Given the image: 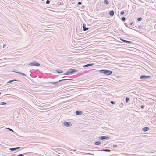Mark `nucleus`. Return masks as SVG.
<instances>
[{"instance_id": "16", "label": "nucleus", "mask_w": 156, "mask_h": 156, "mask_svg": "<svg viewBox=\"0 0 156 156\" xmlns=\"http://www.w3.org/2000/svg\"><path fill=\"white\" fill-rule=\"evenodd\" d=\"M38 65V64H34V63L33 62H31L29 63L27 65H30L32 66H34V65Z\"/></svg>"}, {"instance_id": "44", "label": "nucleus", "mask_w": 156, "mask_h": 156, "mask_svg": "<svg viewBox=\"0 0 156 156\" xmlns=\"http://www.w3.org/2000/svg\"><path fill=\"white\" fill-rule=\"evenodd\" d=\"M107 152H111V150L110 149H108Z\"/></svg>"}, {"instance_id": "28", "label": "nucleus", "mask_w": 156, "mask_h": 156, "mask_svg": "<svg viewBox=\"0 0 156 156\" xmlns=\"http://www.w3.org/2000/svg\"><path fill=\"white\" fill-rule=\"evenodd\" d=\"M50 0H47L46 1V3L47 4H48L50 3Z\"/></svg>"}, {"instance_id": "13", "label": "nucleus", "mask_w": 156, "mask_h": 156, "mask_svg": "<svg viewBox=\"0 0 156 156\" xmlns=\"http://www.w3.org/2000/svg\"><path fill=\"white\" fill-rule=\"evenodd\" d=\"M33 62L34 63V64H38V65H34L35 66H39L40 65V64L38 63V62H37V61H34Z\"/></svg>"}, {"instance_id": "40", "label": "nucleus", "mask_w": 156, "mask_h": 156, "mask_svg": "<svg viewBox=\"0 0 156 156\" xmlns=\"http://www.w3.org/2000/svg\"><path fill=\"white\" fill-rule=\"evenodd\" d=\"M16 73H18L19 74H21L22 73H21V72H15Z\"/></svg>"}, {"instance_id": "12", "label": "nucleus", "mask_w": 156, "mask_h": 156, "mask_svg": "<svg viewBox=\"0 0 156 156\" xmlns=\"http://www.w3.org/2000/svg\"><path fill=\"white\" fill-rule=\"evenodd\" d=\"M109 14L111 16H113L114 14V12L113 10H111L109 12Z\"/></svg>"}, {"instance_id": "34", "label": "nucleus", "mask_w": 156, "mask_h": 156, "mask_svg": "<svg viewBox=\"0 0 156 156\" xmlns=\"http://www.w3.org/2000/svg\"><path fill=\"white\" fill-rule=\"evenodd\" d=\"M112 146L114 148H115L117 147L118 146L117 145H113Z\"/></svg>"}, {"instance_id": "3", "label": "nucleus", "mask_w": 156, "mask_h": 156, "mask_svg": "<svg viewBox=\"0 0 156 156\" xmlns=\"http://www.w3.org/2000/svg\"><path fill=\"white\" fill-rule=\"evenodd\" d=\"M69 74H72L75 73L77 72L78 71L75 69H70L68 70Z\"/></svg>"}, {"instance_id": "37", "label": "nucleus", "mask_w": 156, "mask_h": 156, "mask_svg": "<svg viewBox=\"0 0 156 156\" xmlns=\"http://www.w3.org/2000/svg\"><path fill=\"white\" fill-rule=\"evenodd\" d=\"M21 75H22L23 76H27L26 75L23 73H22Z\"/></svg>"}, {"instance_id": "6", "label": "nucleus", "mask_w": 156, "mask_h": 156, "mask_svg": "<svg viewBox=\"0 0 156 156\" xmlns=\"http://www.w3.org/2000/svg\"><path fill=\"white\" fill-rule=\"evenodd\" d=\"M120 39L123 42H125L126 43H128V44H131L132 43V42L131 41H128L127 40H125L124 39H122L121 38H120Z\"/></svg>"}, {"instance_id": "48", "label": "nucleus", "mask_w": 156, "mask_h": 156, "mask_svg": "<svg viewBox=\"0 0 156 156\" xmlns=\"http://www.w3.org/2000/svg\"><path fill=\"white\" fill-rule=\"evenodd\" d=\"M5 46V44H4V45H3V47L4 48V47Z\"/></svg>"}, {"instance_id": "14", "label": "nucleus", "mask_w": 156, "mask_h": 156, "mask_svg": "<svg viewBox=\"0 0 156 156\" xmlns=\"http://www.w3.org/2000/svg\"><path fill=\"white\" fill-rule=\"evenodd\" d=\"M73 80L72 79H62L60 80V82L63 81H65V80Z\"/></svg>"}, {"instance_id": "50", "label": "nucleus", "mask_w": 156, "mask_h": 156, "mask_svg": "<svg viewBox=\"0 0 156 156\" xmlns=\"http://www.w3.org/2000/svg\"><path fill=\"white\" fill-rule=\"evenodd\" d=\"M122 105V104H120V105H121V106H122V105Z\"/></svg>"}, {"instance_id": "23", "label": "nucleus", "mask_w": 156, "mask_h": 156, "mask_svg": "<svg viewBox=\"0 0 156 156\" xmlns=\"http://www.w3.org/2000/svg\"><path fill=\"white\" fill-rule=\"evenodd\" d=\"M129 100V98L128 97H126V102L127 103Z\"/></svg>"}, {"instance_id": "41", "label": "nucleus", "mask_w": 156, "mask_h": 156, "mask_svg": "<svg viewBox=\"0 0 156 156\" xmlns=\"http://www.w3.org/2000/svg\"><path fill=\"white\" fill-rule=\"evenodd\" d=\"M81 2H79L78 3V4H77V5H81Z\"/></svg>"}, {"instance_id": "18", "label": "nucleus", "mask_w": 156, "mask_h": 156, "mask_svg": "<svg viewBox=\"0 0 156 156\" xmlns=\"http://www.w3.org/2000/svg\"><path fill=\"white\" fill-rule=\"evenodd\" d=\"M63 4L62 1L60 0L58 2V5H62Z\"/></svg>"}, {"instance_id": "24", "label": "nucleus", "mask_w": 156, "mask_h": 156, "mask_svg": "<svg viewBox=\"0 0 156 156\" xmlns=\"http://www.w3.org/2000/svg\"><path fill=\"white\" fill-rule=\"evenodd\" d=\"M64 75H70L68 70L66 72L64 73Z\"/></svg>"}, {"instance_id": "32", "label": "nucleus", "mask_w": 156, "mask_h": 156, "mask_svg": "<svg viewBox=\"0 0 156 156\" xmlns=\"http://www.w3.org/2000/svg\"><path fill=\"white\" fill-rule=\"evenodd\" d=\"M7 129L9 130L10 131H12V132H13V130L12 129L9 128H7Z\"/></svg>"}, {"instance_id": "4", "label": "nucleus", "mask_w": 156, "mask_h": 156, "mask_svg": "<svg viewBox=\"0 0 156 156\" xmlns=\"http://www.w3.org/2000/svg\"><path fill=\"white\" fill-rule=\"evenodd\" d=\"M63 124L66 127H69L72 126V124L71 122L66 121L64 122Z\"/></svg>"}, {"instance_id": "1", "label": "nucleus", "mask_w": 156, "mask_h": 156, "mask_svg": "<svg viewBox=\"0 0 156 156\" xmlns=\"http://www.w3.org/2000/svg\"><path fill=\"white\" fill-rule=\"evenodd\" d=\"M99 72L106 75H111L112 73V71L105 69L100 70H99Z\"/></svg>"}, {"instance_id": "19", "label": "nucleus", "mask_w": 156, "mask_h": 156, "mask_svg": "<svg viewBox=\"0 0 156 156\" xmlns=\"http://www.w3.org/2000/svg\"><path fill=\"white\" fill-rule=\"evenodd\" d=\"M60 82V80L56 82V86H58L61 85Z\"/></svg>"}, {"instance_id": "21", "label": "nucleus", "mask_w": 156, "mask_h": 156, "mask_svg": "<svg viewBox=\"0 0 156 156\" xmlns=\"http://www.w3.org/2000/svg\"><path fill=\"white\" fill-rule=\"evenodd\" d=\"M107 149H103L101 150H98V151H105V152H107Z\"/></svg>"}, {"instance_id": "43", "label": "nucleus", "mask_w": 156, "mask_h": 156, "mask_svg": "<svg viewBox=\"0 0 156 156\" xmlns=\"http://www.w3.org/2000/svg\"><path fill=\"white\" fill-rule=\"evenodd\" d=\"M107 152H111V150L110 149H108Z\"/></svg>"}, {"instance_id": "42", "label": "nucleus", "mask_w": 156, "mask_h": 156, "mask_svg": "<svg viewBox=\"0 0 156 156\" xmlns=\"http://www.w3.org/2000/svg\"><path fill=\"white\" fill-rule=\"evenodd\" d=\"M125 25L128 28H130V27H129L127 26L126 25V23H125Z\"/></svg>"}, {"instance_id": "25", "label": "nucleus", "mask_w": 156, "mask_h": 156, "mask_svg": "<svg viewBox=\"0 0 156 156\" xmlns=\"http://www.w3.org/2000/svg\"><path fill=\"white\" fill-rule=\"evenodd\" d=\"M104 3L106 5H108L109 3V2L107 0H104Z\"/></svg>"}, {"instance_id": "46", "label": "nucleus", "mask_w": 156, "mask_h": 156, "mask_svg": "<svg viewBox=\"0 0 156 156\" xmlns=\"http://www.w3.org/2000/svg\"><path fill=\"white\" fill-rule=\"evenodd\" d=\"M133 26H134V27H136V26H135V24H133Z\"/></svg>"}, {"instance_id": "22", "label": "nucleus", "mask_w": 156, "mask_h": 156, "mask_svg": "<svg viewBox=\"0 0 156 156\" xmlns=\"http://www.w3.org/2000/svg\"><path fill=\"white\" fill-rule=\"evenodd\" d=\"M101 143L100 141H96L94 143V144L96 145H99Z\"/></svg>"}, {"instance_id": "20", "label": "nucleus", "mask_w": 156, "mask_h": 156, "mask_svg": "<svg viewBox=\"0 0 156 156\" xmlns=\"http://www.w3.org/2000/svg\"><path fill=\"white\" fill-rule=\"evenodd\" d=\"M55 71L58 73H61L63 72V71L60 69H57Z\"/></svg>"}, {"instance_id": "26", "label": "nucleus", "mask_w": 156, "mask_h": 156, "mask_svg": "<svg viewBox=\"0 0 156 156\" xmlns=\"http://www.w3.org/2000/svg\"><path fill=\"white\" fill-rule=\"evenodd\" d=\"M142 20V17H139V18H138L137 19V20L139 21H141Z\"/></svg>"}, {"instance_id": "17", "label": "nucleus", "mask_w": 156, "mask_h": 156, "mask_svg": "<svg viewBox=\"0 0 156 156\" xmlns=\"http://www.w3.org/2000/svg\"><path fill=\"white\" fill-rule=\"evenodd\" d=\"M54 153L55 154H61L62 153L61 151H59L58 150V151H56L55 150H54Z\"/></svg>"}, {"instance_id": "11", "label": "nucleus", "mask_w": 156, "mask_h": 156, "mask_svg": "<svg viewBox=\"0 0 156 156\" xmlns=\"http://www.w3.org/2000/svg\"><path fill=\"white\" fill-rule=\"evenodd\" d=\"M93 65V64L91 63V64H88L84 65H83V67L85 68L87 67H89L90 66H92Z\"/></svg>"}, {"instance_id": "36", "label": "nucleus", "mask_w": 156, "mask_h": 156, "mask_svg": "<svg viewBox=\"0 0 156 156\" xmlns=\"http://www.w3.org/2000/svg\"><path fill=\"white\" fill-rule=\"evenodd\" d=\"M143 27L142 26H141L140 25H139L138 27V29H140Z\"/></svg>"}, {"instance_id": "45", "label": "nucleus", "mask_w": 156, "mask_h": 156, "mask_svg": "<svg viewBox=\"0 0 156 156\" xmlns=\"http://www.w3.org/2000/svg\"><path fill=\"white\" fill-rule=\"evenodd\" d=\"M133 24V22H131V23H130V25H132Z\"/></svg>"}, {"instance_id": "51", "label": "nucleus", "mask_w": 156, "mask_h": 156, "mask_svg": "<svg viewBox=\"0 0 156 156\" xmlns=\"http://www.w3.org/2000/svg\"><path fill=\"white\" fill-rule=\"evenodd\" d=\"M1 92H0V95H1Z\"/></svg>"}, {"instance_id": "2", "label": "nucleus", "mask_w": 156, "mask_h": 156, "mask_svg": "<svg viewBox=\"0 0 156 156\" xmlns=\"http://www.w3.org/2000/svg\"><path fill=\"white\" fill-rule=\"evenodd\" d=\"M151 78V77L149 76H146L145 75H141L140 77V79H144L145 80H147V79H148L147 80H150V79Z\"/></svg>"}, {"instance_id": "15", "label": "nucleus", "mask_w": 156, "mask_h": 156, "mask_svg": "<svg viewBox=\"0 0 156 156\" xmlns=\"http://www.w3.org/2000/svg\"><path fill=\"white\" fill-rule=\"evenodd\" d=\"M51 84L53 85H54L56 86V82H48L47 83V84Z\"/></svg>"}, {"instance_id": "31", "label": "nucleus", "mask_w": 156, "mask_h": 156, "mask_svg": "<svg viewBox=\"0 0 156 156\" xmlns=\"http://www.w3.org/2000/svg\"><path fill=\"white\" fill-rule=\"evenodd\" d=\"M124 13H125L124 11H121V12L120 14L121 15H122L124 14Z\"/></svg>"}, {"instance_id": "9", "label": "nucleus", "mask_w": 156, "mask_h": 156, "mask_svg": "<svg viewBox=\"0 0 156 156\" xmlns=\"http://www.w3.org/2000/svg\"><path fill=\"white\" fill-rule=\"evenodd\" d=\"M21 148L20 147H18L15 148H10L9 149V150H11V151H14L16 150L19 149Z\"/></svg>"}, {"instance_id": "30", "label": "nucleus", "mask_w": 156, "mask_h": 156, "mask_svg": "<svg viewBox=\"0 0 156 156\" xmlns=\"http://www.w3.org/2000/svg\"><path fill=\"white\" fill-rule=\"evenodd\" d=\"M110 103L112 104H115V102L113 101H110Z\"/></svg>"}, {"instance_id": "29", "label": "nucleus", "mask_w": 156, "mask_h": 156, "mask_svg": "<svg viewBox=\"0 0 156 156\" xmlns=\"http://www.w3.org/2000/svg\"><path fill=\"white\" fill-rule=\"evenodd\" d=\"M6 102H1L0 103V105H3L6 104Z\"/></svg>"}, {"instance_id": "7", "label": "nucleus", "mask_w": 156, "mask_h": 156, "mask_svg": "<svg viewBox=\"0 0 156 156\" xmlns=\"http://www.w3.org/2000/svg\"><path fill=\"white\" fill-rule=\"evenodd\" d=\"M75 113L77 115H80L83 113V112L81 111L77 110L76 111Z\"/></svg>"}, {"instance_id": "35", "label": "nucleus", "mask_w": 156, "mask_h": 156, "mask_svg": "<svg viewBox=\"0 0 156 156\" xmlns=\"http://www.w3.org/2000/svg\"><path fill=\"white\" fill-rule=\"evenodd\" d=\"M12 82V80H9V81H8L7 83H11Z\"/></svg>"}, {"instance_id": "49", "label": "nucleus", "mask_w": 156, "mask_h": 156, "mask_svg": "<svg viewBox=\"0 0 156 156\" xmlns=\"http://www.w3.org/2000/svg\"><path fill=\"white\" fill-rule=\"evenodd\" d=\"M122 105V104H120V105H121V106H122V105Z\"/></svg>"}, {"instance_id": "33", "label": "nucleus", "mask_w": 156, "mask_h": 156, "mask_svg": "<svg viewBox=\"0 0 156 156\" xmlns=\"http://www.w3.org/2000/svg\"><path fill=\"white\" fill-rule=\"evenodd\" d=\"M12 82L15 81H19V82L20 81L19 80H17L16 79H13V80H12Z\"/></svg>"}, {"instance_id": "27", "label": "nucleus", "mask_w": 156, "mask_h": 156, "mask_svg": "<svg viewBox=\"0 0 156 156\" xmlns=\"http://www.w3.org/2000/svg\"><path fill=\"white\" fill-rule=\"evenodd\" d=\"M126 18L125 17H122V20L123 21V22H125L126 20Z\"/></svg>"}, {"instance_id": "38", "label": "nucleus", "mask_w": 156, "mask_h": 156, "mask_svg": "<svg viewBox=\"0 0 156 156\" xmlns=\"http://www.w3.org/2000/svg\"><path fill=\"white\" fill-rule=\"evenodd\" d=\"M144 105H142L141 106V108H142V109H143L144 108Z\"/></svg>"}, {"instance_id": "5", "label": "nucleus", "mask_w": 156, "mask_h": 156, "mask_svg": "<svg viewBox=\"0 0 156 156\" xmlns=\"http://www.w3.org/2000/svg\"><path fill=\"white\" fill-rule=\"evenodd\" d=\"M110 137L108 136H102L99 138V139L100 140H102L104 139L107 140L109 139H110Z\"/></svg>"}, {"instance_id": "8", "label": "nucleus", "mask_w": 156, "mask_h": 156, "mask_svg": "<svg viewBox=\"0 0 156 156\" xmlns=\"http://www.w3.org/2000/svg\"><path fill=\"white\" fill-rule=\"evenodd\" d=\"M150 129V128L148 127H145L143 128L142 131L144 132H146Z\"/></svg>"}, {"instance_id": "39", "label": "nucleus", "mask_w": 156, "mask_h": 156, "mask_svg": "<svg viewBox=\"0 0 156 156\" xmlns=\"http://www.w3.org/2000/svg\"><path fill=\"white\" fill-rule=\"evenodd\" d=\"M87 154H88V155H94L93 154H91L90 153H87Z\"/></svg>"}, {"instance_id": "47", "label": "nucleus", "mask_w": 156, "mask_h": 156, "mask_svg": "<svg viewBox=\"0 0 156 156\" xmlns=\"http://www.w3.org/2000/svg\"><path fill=\"white\" fill-rule=\"evenodd\" d=\"M15 155V154H12L10 155V156H14Z\"/></svg>"}, {"instance_id": "10", "label": "nucleus", "mask_w": 156, "mask_h": 156, "mask_svg": "<svg viewBox=\"0 0 156 156\" xmlns=\"http://www.w3.org/2000/svg\"><path fill=\"white\" fill-rule=\"evenodd\" d=\"M83 28L84 31H85L88 30V28L86 27V25L84 23L83 24Z\"/></svg>"}]
</instances>
